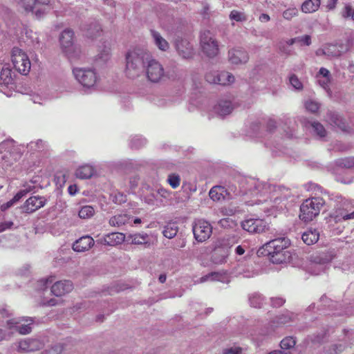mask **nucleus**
I'll use <instances>...</instances> for the list:
<instances>
[{
    "instance_id": "f257e3e1",
    "label": "nucleus",
    "mask_w": 354,
    "mask_h": 354,
    "mask_svg": "<svg viewBox=\"0 0 354 354\" xmlns=\"http://www.w3.org/2000/svg\"><path fill=\"white\" fill-rule=\"evenodd\" d=\"M125 73L131 79L144 73L147 80L151 83H160L166 77L162 64L142 49H134L127 53Z\"/></svg>"
},
{
    "instance_id": "f03ea898",
    "label": "nucleus",
    "mask_w": 354,
    "mask_h": 354,
    "mask_svg": "<svg viewBox=\"0 0 354 354\" xmlns=\"http://www.w3.org/2000/svg\"><path fill=\"white\" fill-rule=\"evenodd\" d=\"M290 245L289 240L279 238L270 241L259 249V255H267L273 263H282L286 261L285 250Z\"/></svg>"
},
{
    "instance_id": "7ed1b4c3",
    "label": "nucleus",
    "mask_w": 354,
    "mask_h": 354,
    "mask_svg": "<svg viewBox=\"0 0 354 354\" xmlns=\"http://www.w3.org/2000/svg\"><path fill=\"white\" fill-rule=\"evenodd\" d=\"M324 200L321 197H314L305 200L300 207L299 218L304 222H309L319 215Z\"/></svg>"
},
{
    "instance_id": "20e7f679",
    "label": "nucleus",
    "mask_w": 354,
    "mask_h": 354,
    "mask_svg": "<svg viewBox=\"0 0 354 354\" xmlns=\"http://www.w3.org/2000/svg\"><path fill=\"white\" fill-rule=\"evenodd\" d=\"M200 46L202 53L208 57H216L219 52L218 43L214 35L209 30L201 32Z\"/></svg>"
},
{
    "instance_id": "39448f33",
    "label": "nucleus",
    "mask_w": 354,
    "mask_h": 354,
    "mask_svg": "<svg viewBox=\"0 0 354 354\" xmlns=\"http://www.w3.org/2000/svg\"><path fill=\"white\" fill-rule=\"evenodd\" d=\"M12 62L14 68L21 74L27 75L30 70V61L26 53L15 47L12 50Z\"/></svg>"
},
{
    "instance_id": "423d86ee",
    "label": "nucleus",
    "mask_w": 354,
    "mask_h": 354,
    "mask_svg": "<svg viewBox=\"0 0 354 354\" xmlns=\"http://www.w3.org/2000/svg\"><path fill=\"white\" fill-rule=\"evenodd\" d=\"M73 73L75 79L84 87L91 88L97 82V76L93 69L77 68L73 69Z\"/></svg>"
},
{
    "instance_id": "0eeeda50",
    "label": "nucleus",
    "mask_w": 354,
    "mask_h": 354,
    "mask_svg": "<svg viewBox=\"0 0 354 354\" xmlns=\"http://www.w3.org/2000/svg\"><path fill=\"white\" fill-rule=\"evenodd\" d=\"M192 231L194 239L198 242H203L210 237L212 233V227L207 221L197 220L192 225Z\"/></svg>"
},
{
    "instance_id": "6e6552de",
    "label": "nucleus",
    "mask_w": 354,
    "mask_h": 354,
    "mask_svg": "<svg viewBox=\"0 0 354 354\" xmlns=\"http://www.w3.org/2000/svg\"><path fill=\"white\" fill-rule=\"evenodd\" d=\"M241 226L250 234H261L268 230L267 222L260 218H246L241 222Z\"/></svg>"
},
{
    "instance_id": "1a4fd4ad",
    "label": "nucleus",
    "mask_w": 354,
    "mask_h": 354,
    "mask_svg": "<svg viewBox=\"0 0 354 354\" xmlns=\"http://www.w3.org/2000/svg\"><path fill=\"white\" fill-rule=\"evenodd\" d=\"M1 149H3L8 153L9 156H8V155H4L3 158H7L10 164H12L13 161L15 162L18 160L24 151V147L17 145L14 141H7L3 142L1 145Z\"/></svg>"
},
{
    "instance_id": "9d476101",
    "label": "nucleus",
    "mask_w": 354,
    "mask_h": 354,
    "mask_svg": "<svg viewBox=\"0 0 354 354\" xmlns=\"http://www.w3.org/2000/svg\"><path fill=\"white\" fill-rule=\"evenodd\" d=\"M32 324L33 319L31 317L15 318L8 322L10 328H15L21 335L30 333L32 330Z\"/></svg>"
},
{
    "instance_id": "9b49d317",
    "label": "nucleus",
    "mask_w": 354,
    "mask_h": 354,
    "mask_svg": "<svg viewBox=\"0 0 354 354\" xmlns=\"http://www.w3.org/2000/svg\"><path fill=\"white\" fill-rule=\"evenodd\" d=\"M74 32L71 29L66 28L62 31L59 37V42L64 52L68 56H71L75 47L73 44Z\"/></svg>"
},
{
    "instance_id": "f8f14e48",
    "label": "nucleus",
    "mask_w": 354,
    "mask_h": 354,
    "mask_svg": "<svg viewBox=\"0 0 354 354\" xmlns=\"http://www.w3.org/2000/svg\"><path fill=\"white\" fill-rule=\"evenodd\" d=\"M46 203V199L44 197L33 196L26 201L21 208L24 212L30 214L44 207Z\"/></svg>"
},
{
    "instance_id": "ddd939ff",
    "label": "nucleus",
    "mask_w": 354,
    "mask_h": 354,
    "mask_svg": "<svg viewBox=\"0 0 354 354\" xmlns=\"http://www.w3.org/2000/svg\"><path fill=\"white\" fill-rule=\"evenodd\" d=\"M228 59L232 64H243L249 60L248 52L242 48H235L229 50Z\"/></svg>"
},
{
    "instance_id": "4468645a",
    "label": "nucleus",
    "mask_w": 354,
    "mask_h": 354,
    "mask_svg": "<svg viewBox=\"0 0 354 354\" xmlns=\"http://www.w3.org/2000/svg\"><path fill=\"white\" fill-rule=\"evenodd\" d=\"M37 0H18V5L26 12H33L37 18L43 17L47 10L36 6Z\"/></svg>"
},
{
    "instance_id": "2eb2a0df",
    "label": "nucleus",
    "mask_w": 354,
    "mask_h": 354,
    "mask_svg": "<svg viewBox=\"0 0 354 354\" xmlns=\"http://www.w3.org/2000/svg\"><path fill=\"white\" fill-rule=\"evenodd\" d=\"M176 48L178 54L184 59L192 58L194 55L193 46L187 39H177Z\"/></svg>"
},
{
    "instance_id": "dca6fc26",
    "label": "nucleus",
    "mask_w": 354,
    "mask_h": 354,
    "mask_svg": "<svg viewBox=\"0 0 354 354\" xmlns=\"http://www.w3.org/2000/svg\"><path fill=\"white\" fill-rule=\"evenodd\" d=\"M73 288V286L71 281L64 280L55 283L51 287V292L54 295L61 297L70 292Z\"/></svg>"
},
{
    "instance_id": "f3484780",
    "label": "nucleus",
    "mask_w": 354,
    "mask_h": 354,
    "mask_svg": "<svg viewBox=\"0 0 354 354\" xmlns=\"http://www.w3.org/2000/svg\"><path fill=\"white\" fill-rule=\"evenodd\" d=\"M94 240L91 236H84L73 244V249L78 252L88 251L94 245Z\"/></svg>"
},
{
    "instance_id": "a211bd4d",
    "label": "nucleus",
    "mask_w": 354,
    "mask_h": 354,
    "mask_svg": "<svg viewBox=\"0 0 354 354\" xmlns=\"http://www.w3.org/2000/svg\"><path fill=\"white\" fill-rule=\"evenodd\" d=\"M221 281L222 283H229L230 277L226 272H210L199 279L200 283L206 281Z\"/></svg>"
},
{
    "instance_id": "6ab92c4d",
    "label": "nucleus",
    "mask_w": 354,
    "mask_h": 354,
    "mask_svg": "<svg viewBox=\"0 0 354 354\" xmlns=\"http://www.w3.org/2000/svg\"><path fill=\"white\" fill-rule=\"evenodd\" d=\"M126 236L123 233L111 232L105 235L101 240V243L111 246L121 244L125 241Z\"/></svg>"
},
{
    "instance_id": "aec40b11",
    "label": "nucleus",
    "mask_w": 354,
    "mask_h": 354,
    "mask_svg": "<svg viewBox=\"0 0 354 354\" xmlns=\"http://www.w3.org/2000/svg\"><path fill=\"white\" fill-rule=\"evenodd\" d=\"M42 343L37 339H26L19 343V349L26 352L35 351L42 347Z\"/></svg>"
},
{
    "instance_id": "412c9836",
    "label": "nucleus",
    "mask_w": 354,
    "mask_h": 354,
    "mask_svg": "<svg viewBox=\"0 0 354 354\" xmlns=\"http://www.w3.org/2000/svg\"><path fill=\"white\" fill-rule=\"evenodd\" d=\"M131 216L127 213H120L111 216L109 220V224L115 227H121L129 223Z\"/></svg>"
},
{
    "instance_id": "4be33fe9",
    "label": "nucleus",
    "mask_w": 354,
    "mask_h": 354,
    "mask_svg": "<svg viewBox=\"0 0 354 354\" xmlns=\"http://www.w3.org/2000/svg\"><path fill=\"white\" fill-rule=\"evenodd\" d=\"M82 30L84 32L85 36L88 38H95L100 35L102 28L100 25L96 22H91V24H84L82 27Z\"/></svg>"
},
{
    "instance_id": "5701e85b",
    "label": "nucleus",
    "mask_w": 354,
    "mask_h": 354,
    "mask_svg": "<svg viewBox=\"0 0 354 354\" xmlns=\"http://www.w3.org/2000/svg\"><path fill=\"white\" fill-rule=\"evenodd\" d=\"M347 50V46L343 44H328L326 46V57L330 59L337 57Z\"/></svg>"
},
{
    "instance_id": "b1692460",
    "label": "nucleus",
    "mask_w": 354,
    "mask_h": 354,
    "mask_svg": "<svg viewBox=\"0 0 354 354\" xmlns=\"http://www.w3.org/2000/svg\"><path fill=\"white\" fill-rule=\"evenodd\" d=\"M209 195L213 201H221L226 198L228 192L223 186H214L210 189Z\"/></svg>"
},
{
    "instance_id": "393cba45",
    "label": "nucleus",
    "mask_w": 354,
    "mask_h": 354,
    "mask_svg": "<svg viewBox=\"0 0 354 354\" xmlns=\"http://www.w3.org/2000/svg\"><path fill=\"white\" fill-rule=\"evenodd\" d=\"M125 239L131 244L144 245L148 243L149 236L147 233L130 234Z\"/></svg>"
},
{
    "instance_id": "a878e982",
    "label": "nucleus",
    "mask_w": 354,
    "mask_h": 354,
    "mask_svg": "<svg viewBox=\"0 0 354 354\" xmlns=\"http://www.w3.org/2000/svg\"><path fill=\"white\" fill-rule=\"evenodd\" d=\"M151 35L155 45L162 51H166L169 48V44L161 35L153 30H151Z\"/></svg>"
},
{
    "instance_id": "bb28decb",
    "label": "nucleus",
    "mask_w": 354,
    "mask_h": 354,
    "mask_svg": "<svg viewBox=\"0 0 354 354\" xmlns=\"http://www.w3.org/2000/svg\"><path fill=\"white\" fill-rule=\"evenodd\" d=\"M319 233L315 229H308L302 234L303 241L308 245H313L319 240Z\"/></svg>"
},
{
    "instance_id": "cd10ccee",
    "label": "nucleus",
    "mask_w": 354,
    "mask_h": 354,
    "mask_svg": "<svg viewBox=\"0 0 354 354\" xmlns=\"http://www.w3.org/2000/svg\"><path fill=\"white\" fill-rule=\"evenodd\" d=\"M32 190L31 186H29L27 188H25L24 189H21L19 192H18L16 195L11 199L10 201H8L6 203H3L1 205V209L2 211H5L10 208L11 206L14 205L16 202L19 201L22 197L26 196L28 192H30Z\"/></svg>"
},
{
    "instance_id": "c85d7f7f",
    "label": "nucleus",
    "mask_w": 354,
    "mask_h": 354,
    "mask_svg": "<svg viewBox=\"0 0 354 354\" xmlns=\"http://www.w3.org/2000/svg\"><path fill=\"white\" fill-rule=\"evenodd\" d=\"M214 109L218 114L224 116L230 114L232 111L234 106L230 101L221 100Z\"/></svg>"
},
{
    "instance_id": "c756f323",
    "label": "nucleus",
    "mask_w": 354,
    "mask_h": 354,
    "mask_svg": "<svg viewBox=\"0 0 354 354\" xmlns=\"http://www.w3.org/2000/svg\"><path fill=\"white\" fill-rule=\"evenodd\" d=\"M321 5V0H306L301 5V10L305 13L317 11Z\"/></svg>"
},
{
    "instance_id": "7c9ffc66",
    "label": "nucleus",
    "mask_w": 354,
    "mask_h": 354,
    "mask_svg": "<svg viewBox=\"0 0 354 354\" xmlns=\"http://www.w3.org/2000/svg\"><path fill=\"white\" fill-rule=\"evenodd\" d=\"M94 173V169L93 167L90 165H83L80 167L75 173V175L79 178H91Z\"/></svg>"
},
{
    "instance_id": "2f4dec72",
    "label": "nucleus",
    "mask_w": 354,
    "mask_h": 354,
    "mask_svg": "<svg viewBox=\"0 0 354 354\" xmlns=\"http://www.w3.org/2000/svg\"><path fill=\"white\" fill-rule=\"evenodd\" d=\"M234 75L227 71L219 72L218 77L217 79V84L226 86L230 85L234 82Z\"/></svg>"
},
{
    "instance_id": "473e14b6",
    "label": "nucleus",
    "mask_w": 354,
    "mask_h": 354,
    "mask_svg": "<svg viewBox=\"0 0 354 354\" xmlns=\"http://www.w3.org/2000/svg\"><path fill=\"white\" fill-rule=\"evenodd\" d=\"M178 232V227L175 223H168L162 231L163 235L167 239L174 238Z\"/></svg>"
},
{
    "instance_id": "72a5a7b5",
    "label": "nucleus",
    "mask_w": 354,
    "mask_h": 354,
    "mask_svg": "<svg viewBox=\"0 0 354 354\" xmlns=\"http://www.w3.org/2000/svg\"><path fill=\"white\" fill-rule=\"evenodd\" d=\"M111 48L109 46H104L102 49L99 51L97 55V61L100 62H106L110 58Z\"/></svg>"
},
{
    "instance_id": "f704fd0d",
    "label": "nucleus",
    "mask_w": 354,
    "mask_h": 354,
    "mask_svg": "<svg viewBox=\"0 0 354 354\" xmlns=\"http://www.w3.org/2000/svg\"><path fill=\"white\" fill-rule=\"evenodd\" d=\"M229 18L230 19L237 22H243L248 19L247 15L243 12L236 10H233L230 12Z\"/></svg>"
},
{
    "instance_id": "c9c22d12",
    "label": "nucleus",
    "mask_w": 354,
    "mask_h": 354,
    "mask_svg": "<svg viewBox=\"0 0 354 354\" xmlns=\"http://www.w3.org/2000/svg\"><path fill=\"white\" fill-rule=\"evenodd\" d=\"M94 213L95 211L93 207L86 205L80 209L78 215L81 218L87 219L92 217L94 215Z\"/></svg>"
},
{
    "instance_id": "e433bc0d",
    "label": "nucleus",
    "mask_w": 354,
    "mask_h": 354,
    "mask_svg": "<svg viewBox=\"0 0 354 354\" xmlns=\"http://www.w3.org/2000/svg\"><path fill=\"white\" fill-rule=\"evenodd\" d=\"M296 344L295 339L292 337H286L281 341L280 347L282 350L290 351Z\"/></svg>"
},
{
    "instance_id": "4c0bfd02",
    "label": "nucleus",
    "mask_w": 354,
    "mask_h": 354,
    "mask_svg": "<svg viewBox=\"0 0 354 354\" xmlns=\"http://www.w3.org/2000/svg\"><path fill=\"white\" fill-rule=\"evenodd\" d=\"M249 301L252 307L261 308L263 304V297L259 293H254L250 296Z\"/></svg>"
},
{
    "instance_id": "58836bf2",
    "label": "nucleus",
    "mask_w": 354,
    "mask_h": 354,
    "mask_svg": "<svg viewBox=\"0 0 354 354\" xmlns=\"http://www.w3.org/2000/svg\"><path fill=\"white\" fill-rule=\"evenodd\" d=\"M314 132L319 137L324 138L326 136V131L324 126L317 122H314L311 124Z\"/></svg>"
},
{
    "instance_id": "ea45409f",
    "label": "nucleus",
    "mask_w": 354,
    "mask_h": 354,
    "mask_svg": "<svg viewBox=\"0 0 354 354\" xmlns=\"http://www.w3.org/2000/svg\"><path fill=\"white\" fill-rule=\"evenodd\" d=\"M345 348V345L340 343L334 344L328 350H324L323 354H339Z\"/></svg>"
},
{
    "instance_id": "a19ab883",
    "label": "nucleus",
    "mask_w": 354,
    "mask_h": 354,
    "mask_svg": "<svg viewBox=\"0 0 354 354\" xmlns=\"http://www.w3.org/2000/svg\"><path fill=\"white\" fill-rule=\"evenodd\" d=\"M337 163L341 167L351 168L354 167V158L348 157L339 159L337 161Z\"/></svg>"
},
{
    "instance_id": "79ce46f5",
    "label": "nucleus",
    "mask_w": 354,
    "mask_h": 354,
    "mask_svg": "<svg viewBox=\"0 0 354 354\" xmlns=\"http://www.w3.org/2000/svg\"><path fill=\"white\" fill-rule=\"evenodd\" d=\"M167 182L173 189H176L180 185V178L178 175L172 174L169 175Z\"/></svg>"
},
{
    "instance_id": "37998d69",
    "label": "nucleus",
    "mask_w": 354,
    "mask_h": 354,
    "mask_svg": "<svg viewBox=\"0 0 354 354\" xmlns=\"http://www.w3.org/2000/svg\"><path fill=\"white\" fill-rule=\"evenodd\" d=\"M146 144V140L141 136H135L131 142V146L132 148H140Z\"/></svg>"
},
{
    "instance_id": "c03bdc74",
    "label": "nucleus",
    "mask_w": 354,
    "mask_h": 354,
    "mask_svg": "<svg viewBox=\"0 0 354 354\" xmlns=\"http://www.w3.org/2000/svg\"><path fill=\"white\" fill-rule=\"evenodd\" d=\"M306 109L311 113H315L319 109V104L315 101L308 100L305 103Z\"/></svg>"
},
{
    "instance_id": "a18cd8bd",
    "label": "nucleus",
    "mask_w": 354,
    "mask_h": 354,
    "mask_svg": "<svg viewBox=\"0 0 354 354\" xmlns=\"http://www.w3.org/2000/svg\"><path fill=\"white\" fill-rule=\"evenodd\" d=\"M218 71H211L205 75V80L211 84H217V79L218 77Z\"/></svg>"
},
{
    "instance_id": "49530a36",
    "label": "nucleus",
    "mask_w": 354,
    "mask_h": 354,
    "mask_svg": "<svg viewBox=\"0 0 354 354\" xmlns=\"http://www.w3.org/2000/svg\"><path fill=\"white\" fill-rule=\"evenodd\" d=\"M127 200V196L120 192L115 194L112 199L113 202L119 205L124 203Z\"/></svg>"
},
{
    "instance_id": "de8ad7c7",
    "label": "nucleus",
    "mask_w": 354,
    "mask_h": 354,
    "mask_svg": "<svg viewBox=\"0 0 354 354\" xmlns=\"http://www.w3.org/2000/svg\"><path fill=\"white\" fill-rule=\"evenodd\" d=\"M290 83L297 90H300L303 87L302 83L295 75H292L290 77Z\"/></svg>"
},
{
    "instance_id": "09e8293b",
    "label": "nucleus",
    "mask_w": 354,
    "mask_h": 354,
    "mask_svg": "<svg viewBox=\"0 0 354 354\" xmlns=\"http://www.w3.org/2000/svg\"><path fill=\"white\" fill-rule=\"evenodd\" d=\"M298 11L296 8H289L283 12V17L287 20L292 19L294 17L297 15Z\"/></svg>"
},
{
    "instance_id": "8fccbe9b",
    "label": "nucleus",
    "mask_w": 354,
    "mask_h": 354,
    "mask_svg": "<svg viewBox=\"0 0 354 354\" xmlns=\"http://www.w3.org/2000/svg\"><path fill=\"white\" fill-rule=\"evenodd\" d=\"M342 16L344 18L351 17L354 20V9L350 6H345L342 12Z\"/></svg>"
},
{
    "instance_id": "3c124183",
    "label": "nucleus",
    "mask_w": 354,
    "mask_h": 354,
    "mask_svg": "<svg viewBox=\"0 0 354 354\" xmlns=\"http://www.w3.org/2000/svg\"><path fill=\"white\" fill-rule=\"evenodd\" d=\"M44 142L41 140H38L36 142H31L28 147L30 148L31 150H39L44 147Z\"/></svg>"
},
{
    "instance_id": "603ef678",
    "label": "nucleus",
    "mask_w": 354,
    "mask_h": 354,
    "mask_svg": "<svg viewBox=\"0 0 354 354\" xmlns=\"http://www.w3.org/2000/svg\"><path fill=\"white\" fill-rule=\"evenodd\" d=\"M1 78L3 79L6 83L8 84L12 80L10 70L8 68L3 69L1 72Z\"/></svg>"
},
{
    "instance_id": "864d4df0",
    "label": "nucleus",
    "mask_w": 354,
    "mask_h": 354,
    "mask_svg": "<svg viewBox=\"0 0 354 354\" xmlns=\"http://www.w3.org/2000/svg\"><path fill=\"white\" fill-rule=\"evenodd\" d=\"M270 300L273 307H280L285 303V299L282 297H272Z\"/></svg>"
},
{
    "instance_id": "5fc2aeb1",
    "label": "nucleus",
    "mask_w": 354,
    "mask_h": 354,
    "mask_svg": "<svg viewBox=\"0 0 354 354\" xmlns=\"http://www.w3.org/2000/svg\"><path fill=\"white\" fill-rule=\"evenodd\" d=\"M297 41L301 42L306 46H309L311 44V37L308 35L298 37H297Z\"/></svg>"
},
{
    "instance_id": "6e6d98bb",
    "label": "nucleus",
    "mask_w": 354,
    "mask_h": 354,
    "mask_svg": "<svg viewBox=\"0 0 354 354\" xmlns=\"http://www.w3.org/2000/svg\"><path fill=\"white\" fill-rule=\"evenodd\" d=\"M53 0H37L36 6L39 8H46L48 11V9L46 6H48L51 4Z\"/></svg>"
},
{
    "instance_id": "4d7b16f0",
    "label": "nucleus",
    "mask_w": 354,
    "mask_h": 354,
    "mask_svg": "<svg viewBox=\"0 0 354 354\" xmlns=\"http://www.w3.org/2000/svg\"><path fill=\"white\" fill-rule=\"evenodd\" d=\"M241 349L240 348H230L223 351V354H241Z\"/></svg>"
},
{
    "instance_id": "13d9d810",
    "label": "nucleus",
    "mask_w": 354,
    "mask_h": 354,
    "mask_svg": "<svg viewBox=\"0 0 354 354\" xmlns=\"http://www.w3.org/2000/svg\"><path fill=\"white\" fill-rule=\"evenodd\" d=\"M290 320V317L288 315H281L277 318V324H286L288 323Z\"/></svg>"
},
{
    "instance_id": "bf43d9fd",
    "label": "nucleus",
    "mask_w": 354,
    "mask_h": 354,
    "mask_svg": "<svg viewBox=\"0 0 354 354\" xmlns=\"http://www.w3.org/2000/svg\"><path fill=\"white\" fill-rule=\"evenodd\" d=\"M12 225L13 223L12 221H6L0 223V232L10 228Z\"/></svg>"
},
{
    "instance_id": "052dcab7",
    "label": "nucleus",
    "mask_w": 354,
    "mask_h": 354,
    "mask_svg": "<svg viewBox=\"0 0 354 354\" xmlns=\"http://www.w3.org/2000/svg\"><path fill=\"white\" fill-rule=\"evenodd\" d=\"M337 1H338V0H328L326 6L327 10H333L335 8Z\"/></svg>"
},
{
    "instance_id": "680f3d73",
    "label": "nucleus",
    "mask_w": 354,
    "mask_h": 354,
    "mask_svg": "<svg viewBox=\"0 0 354 354\" xmlns=\"http://www.w3.org/2000/svg\"><path fill=\"white\" fill-rule=\"evenodd\" d=\"M324 339V335L322 334V335H317L316 336H314L313 337H312L311 341L315 344H317V343L319 344L323 342Z\"/></svg>"
},
{
    "instance_id": "e2e57ef3",
    "label": "nucleus",
    "mask_w": 354,
    "mask_h": 354,
    "mask_svg": "<svg viewBox=\"0 0 354 354\" xmlns=\"http://www.w3.org/2000/svg\"><path fill=\"white\" fill-rule=\"evenodd\" d=\"M158 193L162 196V197H164V198H167L169 195V192L164 189V188H160L158 189Z\"/></svg>"
},
{
    "instance_id": "0e129e2a",
    "label": "nucleus",
    "mask_w": 354,
    "mask_h": 354,
    "mask_svg": "<svg viewBox=\"0 0 354 354\" xmlns=\"http://www.w3.org/2000/svg\"><path fill=\"white\" fill-rule=\"evenodd\" d=\"M268 354H292V353L290 351H284L281 348L280 350L272 351Z\"/></svg>"
},
{
    "instance_id": "69168bd1",
    "label": "nucleus",
    "mask_w": 354,
    "mask_h": 354,
    "mask_svg": "<svg viewBox=\"0 0 354 354\" xmlns=\"http://www.w3.org/2000/svg\"><path fill=\"white\" fill-rule=\"evenodd\" d=\"M319 74L322 75L324 78H329V71L325 68H321L319 69Z\"/></svg>"
},
{
    "instance_id": "338daca9",
    "label": "nucleus",
    "mask_w": 354,
    "mask_h": 354,
    "mask_svg": "<svg viewBox=\"0 0 354 354\" xmlns=\"http://www.w3.org/2000/svg\"><path fill=\"white\" fill-rule=\"evenodd\" d=\"M270 16L267 14L263 13L259 16V20L261 22H267L270 21Z\"/></svg>"
},
{
    "instance_id": "774afa93",
    "label": "nucleus",
    "mask_w": 354,
    "mask_h": 354,
    "mask_svg": "<svg viewBox=\"0 0 354 354\" xmlns=\"http://www.w3.org/2000/svg\"><path fill=\"white\" fill-rule=\"evenodd\" d=\"M235 252L239 255H242L245 252V249L243 245H238L236 249Z\"/></svg>"
}]
</instances>
